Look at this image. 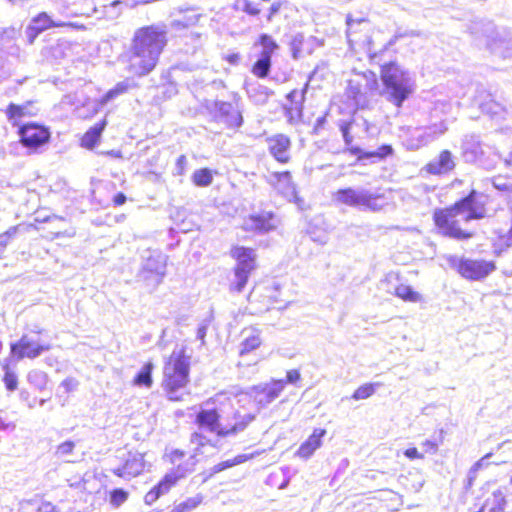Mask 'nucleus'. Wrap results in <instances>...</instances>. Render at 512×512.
<instances>
[{
	"label": "nucleus",
	"mask_w": 512,
	"mask_h": 512,
	"mask_svg": "<svg viewBox=\"0 0 512 512\" xmlns=\"http://www.w3.org/2000/svg\"><path fill=\"white\" fill-rule=\"evenodd\" d=\"M488 196L471 189L468 194L453 204L436 208L432 221L439 235L457 241H467L475 236V231L464 226L472 220H481L488 216Z\"/></svg>",
	"instance_id": "obj_1"
},
{
	"label": "nucleus",
	"mask_w": 512,
	"mask_h": 512,
	"mask_svg": "<svg viewBox=\"0 0 512 512\" xmlns=\"http://www.w3.org/2000/svg\"><path fill=\"white\" fill-rule=\"evenodd\" d=\"M167 44L165 25L150 24L137 28L123 56L126 69L138 77L148 75L157 67Z\"/></svg>",
	"instance_id": "obj_2"
},
{
	"label": "nucleus",
	"mask_w": 512,
	"mask_h": 512,
	"mask_svg": "<svg viewBox=\"0 0 512 512\" xmlns=\"http://www.w3.org/2000/svg\"><path fill=\"white\" fill-rule=\"evenodd\" d=\"M191 356L185 347L173 351L164 361L161 387L167 398L182 401L190 382Z\"/></svg>",
	"instance_id": "obj_3"
},
{
	"label": "nucleus",
	"mask_w": 512,
	"mask_h": 512,
	"mask_svg": "<svg viewBox=\"0 0 512 512\" xmlns=\"http://www.w3.org/2000/svg\"><path fill=\"white\" fill-rule=\"evenodd\" d=\"M252 415L236 411L224 418L216 408L199 410L194 419L195 425L202 430L215 434L218 438H226L242 432L253 420Z\"/></svg>",
	"instance_id": "obj_4"
},
{
	"label": "nucleus",
	"mask_w": 512,
	"mask_h": 512,
	"mask_svg": "<svg viewBox=\"0 0 512 512\" xmlns=\"http://www.w3.org/2000/svg\"><path fill=\"white\" fill-rule=\"evenodd\" d=\"M407 75L396 61L385 63L380 68V79L387 99L397 108H401L414 91L413 83Z\"/></svg>",
	"instance_id": "obj_5"
},
{
	"label": "nucleus",
	"mask_w": 512,
	"mask_h": 512,
	"mask_svg": "<svg viewBox=\"0 0 512 512\" xmlns=\"http://www.w3.org/2000/svg\"><path fill=\"white\" fill-rule=\"evenodd\" d=\"M18 141L29 154H36L46 148L52 138L51 129L38 122H26L18 125Z\"/></svg>",
	"instance_id": "obj_6"
},
{
	"label": "nucleus",
	"mask_w": 512,
	"mask_h": 512,
	"mask_svg": "<svg viewBox=\"0 0 512 512\" xmlns=\"http://www.w3.org/2000/svg\"><path fill=\"white\" fill-rule=\"evenodd\" d=\"M383 199L381 194H373L366 191H357L351 187L341 188L335 191L334 200L342 205L365 208L370 211H379L383 205L380 201Z\"/></svg>",
	"instance_id": "obj_7"
},
{
	"label": "nucleus",
	"mask_w": 512,
	"mask_h": 512,
	"mask_svg": "<svg viewBox=\"0 0 512 512\" xmlns=\"http://www.w3.org/2000/svg\"><path fill=\"white\" fill-rule=\"evenodd\" d=\"M59 27H68L80 31L86 30V26L84 24L74 22H56L47 12L42 11L37 13L31 19V23L26 27L25 33L27 42L29 44H33L42 32Z\"/></svg>",
	"instance_id": "obj_8"
},
{
	"label": "nucleus",
	"mask_w": 512,
	"mask_h": 512,
	"mask_svg": "<svg viewBox=\"0 0 512 512\" xmlns=\"http://www.w3.org/2000/svg\"><path fill=\"white\" fill-rule=\"evenodd\" d=\"M506 504V496L501 488L485 484L480 488V494L475 497L473 512H504Z\"/></svg>",
	"instance_id": "obj_9"
},
{
	"label": "nucleus",
	"mask_w": 512,
	"mask_h": 512,
	"mask_svg": "<svg viewBox=\"0 0 512 512\" xmlns=\"http://www.w3.org/2000/svg\"><path fill=\"white\" fill-rule=\"evenodd\" d=\"M494 260L462 258L456 265L457 272L465 279L479 281L496 270Z\"/></svg>",
	"instance_id": "obj_10"
},
{
	"label": "nucleus",
	"mask_w": 512,
	"mask_h": 512,
	"mask_svg": "<svg viewBox=\"0 0 512 512\" xmlns=\"http://www.w3.org/2000/svg\"><path fill=\"white\" fill-rule=\"evenodd\" d=\"M51 344L41 341L40 339L34 340L28 334H24L16 342L10 344L11 358L19 361L25 358L35 359L42 353L51 349Z\"/></svg>",
	"instance_id": "obj_11"
},
{
	"label": "nucleus",
	"mask_w": 512,
	"mask_h": 512,
	"mask_svg": "<svg viewBox=\"0 0 512 512\" xmlns=\"http://www.w3.org/2000/svg\"><path fill=\"white\" fill-rule=\"evenodd\" d=\"M278 216L272 210H259L243 218L241 228L245 232L266 233L276 229Z\"/></svg>",
	"instance_id": "obj_12"
},
{
	"label": "nucleus",
	"mask_w": 512,
	"mask_h": 512,
	"mask_svg": "<svg viewBox=\"0 0 512 512\" xmlns=\"http://www.w3.org/2000/svg\"><path fill=\"white\" fill-rule=\"evenodd\" d=\"M279 295V288L276 285L259 281L255 282L252 286L247 295V300L250 303L259 304L268 310L281 301Z\"/></svg>",
	"instance_id": "obj_13"
},
{
	"label": "nucleus",
	"mask_w": 512,
	"mask_h": 512,
	"mask_svg": "<svg viewBox=\"0 0 512 512\" xmlns=\"http://www.w3.org/2000/svg\"><path fill=\"white\" fill-rule=\"evenodd\" d=\"M145 454L129 451L123 463L112 470V473L123 479H131L139 476L145 470Z\"/></svg>",
	"instance_id": "obj_14"
},
{
	"label": "nucleus",
	"mask_w": 512,
	"mask_h": 512,
	"mask_svg": "<svg viewBox=\"0 0 512 512\" xmlns=\"http://www.w3.org/2000/svg\"><path fill=\"white\" fill-rule=\"evenodd\" d=\"M266 144L270 155L280 164H288L291 161V139L277 133L266 138Z\"/></svg>",
	"instance_id": "obj_15"
},
{
	"label": "nucleus",
	"mask_w": 512,
	"mask_h": 512,
	"mask_svg": "<svg viewBox=\"0 0 512 512\" xmlns=\"http://www.w3.org/2000/svg\"><path fill=\"white\" fill-rule=\"evenodd\" d=\"M307 88L308 83L302 89H292L286 95L287 103L284 105V111L288 121L291 123L302 116Z\"/></svg>",
	"instance_id": "obj_16"
},
{
	"label": "nucleus",
	"mask_w": 512,
	"mask_h": 512,
	"mask_svg": "<svg viewBox=\"0 0 512 512\" xmlns=\"http://www.w3.org/2000/svg\"><path fill=\"white\" fill-rule=\"evenodd\" d=\"M456 167L455 157L448 149L439 152L435 160L425 164L423 170L433 176H443L451 173Z\"/></svg>",
	"instance_id": "obj_17"
},
{
	"label": "nucleus",
	"mask_w": 512,
	"mask_h": 512,
	"mask_svg": "<svg viewBox=\"0 0 512 512\" xmlns=\"http://www.w3.org/2000/svg\"><path fill=\"white\" fill-rule=\"evenodd\" d=\"M183 474H176L172 471L166 473L161 480L154 485L144 496V502L147 505L154 504L161 496L167 494L180 480Z\"/></svg>",
	"instance_id": "obj_18"
},
{
	"label": "nucleus",
	"mask_w": 512,
	"mask_h": 512,
	"mask_svg": "<svg viewBox=\"0 0 512 512\" xmlns=\"http://www.w3.org/2000/svg\"><path fill=\"white\" fill-rule=\"evenodd\" d=\"M183 474H176L172 471L166 473L161 480L154 485L144 496V502L147 505L154 504L161 496L167 494L180 480Z\"/></svg>",
	"instance_id": "obj_19"
},
{
	"label": "nucleus",
	"mask_w": 512,
	"mask_h": 512,
	"mask_svg": "<svg viewBox=\"0 0 512 512\" xmlns=\"http://www.w3.org/2000/svg\"><path fill=\"white\" fill-rule=\"evenodd\" d=\"M183 474H176L172 471L166 473L161 480L154 485L144 496V502L147 505L154 504L161 496L167 494L180 480Z\"/></svg>",
	"instance_id": "obj_20"
},
{
	"label": "nucleus",
	"mask_w": 512,
	"mask_h": 512,
	"mask_svg": "<svg viewBox=\"0 0 512 512\" xmlns=\"http://www.w3.org/2000/svg\"><path fill=\"white\" fill-rule=\"evenodd\" d=\"M183 474H176L172 471L166 473L161 480L154 485L144 496V502L147 505L154 504L161 496L167 494L180 480Z\"/></svg>",
	"instance_id": "obj_21"
},
{
	"label": "nucleus",
	"mask_w": 512,
	"mask_h": 512,
	"mask_svg": "<svg viewBox=\"0 0 512 512\" xmlns=\"http://www.w3.org/2000/svg\"><path fill=\"white\" fill-rule=\"evenodd\" d=\"M183 474H176L172 471L166 473L161 480L154 485L144 496V502L147 505L154 504L161 496L167 494L180 480Z\"/></svg>",
	"instance_id": "obj_22"
},
{
	"label": "nucleus",
	"mask_w": 512,
	"mask_h": 512,
	"mask_svg": "<svg viewBox=\"0 0 512 512\" xmlns=\"http://www.w3.org/2000/svg\"><path fill=\"white\" fill-rule=\"evenodd\" d=\"M165 457L167 462L173 466L171 471L176 474L182 473L183 479L195 470V457L193 455H188L183 450L174 449Z\"/></svg>",
	"instance_id": "obj_23"
},
{
	"label": "nucleus",
	"mask_w": 512,
	"mask_h": 512,
	"mask_svg": "<svg viewBox=\"0 0 512 512\" xmlns=\"http://www.w3.org/2000/svg\"><path fill=\"white\" fill-rule=\"evenodd\" d=\"M39 113V108L34 100H28L24 103H9L5 109V115L9 122L13 125H20L23 118L36 117Z\"/></svg>",
	"instance_id": "obj_24"
},
{
	"label": "nucleus",
	"mask_w": 512,
	"mask_h": 512,
	"mask_svg": "<svg viewBox=\"0 0 512 512\" xmlns=\"http://www.w3.org/2000/svg\"><path fill=\"white\" fill-rule=\"evenodd\" d=\"M229 253L236 262L235 266H241L249 271L257 269V254L254 248L236 244L230 248Z\"/></svg>",
	"instance_id": "obj_25"
},
{
	"label": "nucleus",
	"mask_w": 512,
	"mask_h": 512,
	"mask_svg": "<svg viewBox=\"0 0 512 512\" xmlns=\"http://www.w3.org/2000/svg\"><path fill=\"white\" fill-rule=\"evenodd\" d=\"M240 335L239 356L248 355L260 348L263 344L261 330L255 326L243 328Z\"/></svg>",
	"instance_id": "obj_26"
},
{
	"label": "nucleus",
	"mask_w": 512,
	"mask_h": 512,
	"mask_svg": "<svg viewBox=\"0 0 512 512\" xmlns=\"http://www.w3.org/2000/svg\"><path fill=\"white\" fill-rule=\"evenodd\" d=\"M267 183L279 194L286 195L291 193L296 196V185L290 171H276L270 174L266 179Z\"/></svg>",
	"instance_id": "obj_27"
},
{
	"label": "nucleus",
	"mask_w": 512,
	"mask_h": 512,
	"mask_svg": "<svg viewBox=\"0 0 512 512\" xmlns=\"http://www.w3.org/2000/svg\"><path fill=\"white\" fill-rule=\"evenodd\" d=\"M346 25V35L349 42H358L369 35L370 21L366 17L354 18L351 14H348Z\"/></svg>",
	"instance_id": "obj_28"
},
{
	"label": "nucleus",
	"mask_w": 512,
	"mask_h": 512,
	"mask_svg": "<svg viewBox=\"0 0 512 512\" xmlns=\"http://www.w3.org/2000/svg\"><path fill=\"white\" fill-rule=\"evenodd\" d=\"M108 121L103 118L87 129L80 137L79 144L82 148L87 150L94 149L101 141L102 133L104 132Z\"/></svg>",
	"instance_id": "obj_29"
},
{
	"label": "nucleus",
	"mask_w": 512,
	"mask_h": 512,
	"mask_svg": "<svg viewBox=\"0 0 512 512\" xmlns=\"http://www.w3.org/2000/svg\"><path fill=\"white\" fill-rule=\"evenodd\" d=\"M326 435V430L316 428L312 434L299 446L297 456L307 459L321 446L322 438Z\"/></svg>",
	"instance_id": "obj_30"
},
{
	"label": "nucleus",
	"mask_w": 512,
	"mask_h": 512,
	"mask_svg": "<svg viewBox=\"0 0 512 512\" xmlns=\"http://www.w3.org/2000/svg\"><path fill=\"white\" fill-rule=\"evenodd\" d=\"M253 271L243 269L241 266L232 268V277L228 279L227 289L231 294H239L243 292L247 286Z\"/></svg>",
	"instance_id": "obj_31"
},
{
	"label": "nucleus",
	"mask_w": 512,
	"mask_h": 512,
	"mask_svg": "<svg viewBox=\"0 0 512 512\" xmlns=\"http://www.w3.org/2000/svg\"><path fill=\"white\" fill-rule=\"evenodd\" d=\"M349 154L355 156L358 160L364 159H372L376 158L378 160H383L388 156L393 154V148L390 144H383L378 147L376 151L365 152L359 147H349Z\"/></svg>",
	"instance_id": "obj_32"
},
{
	"label": "nucleus",
	"mask_w": 512,
	"mask_h": 512,
	"mask_svg": "<svg viewBox=\"0 0 512 512\" xmlns=\"http://www.w3.org/2000/svg\"><path fill=\"white\" fill-rule=\"evenodd\" d=\"M219 121L227 128L235 129L242 125L243 118L237 109L227 104L220 109Z\"/></svg>",
	"instance_id": "obj_33"
},
{
	"label": "nucleus",
	"mask_w": 512,
	"mask_h": 512,
	"mask_svg": "<svg viewBox=\"0 0 512 512\" xmlns=\"http://www.w3.org/2000/svg\"><path fill=\"white\" fill-rule=\"evenodd\" d=\"M154 365L152 362H146L140 371L133 377L132 384L134 386L150 388L153 385L152 372Z\"/></svg>",
	"instance_id": "obj_34"
},
{
	"label": "nucleus",
	"mask_w": 512,
	"mask_h": 512,
	"mask_svg": "<svg viewBox=\"0 0 512 512\" xmlns=\"http://www.w3.org/2000/svg\"><path fill=\"white\" fill-rule=\"evenodd\" d=\"M271 63V56L261 54V57L252 64L251 73L259 79H264L269 75Z\"/></svg>",
	"instance_id": "obj_35"
},
{
	"label": "nucleus",
	"mask_w": 512,
	"mask_h": 512,
	"mask_svg": "<svg viewBox=\"0 0 512 512\" xmlns=\"http://www.w3.org/2000/svg\"><path fill=\"white\" fill-rule=\"evenodd\" d=\"M286 381L283 379H273L265 387L262 392L264 393L265 401L272 402L275 400L284 390Z\"/></svg>",
	"instance_id": "obj_36"
},
{
	"label": "nucleus",
	"mask_w": 512,
	"mask_h": 512,
	"mask_svg": "<svg viewBox=\"0 0 512 512\" xmlns=\"http://www.w3.org/2000/svg\"><path fill=\"white\" fill-rule=\"evenodd\" d=\"M203 500L204 496L202 494L188 497L180 503L174 505L168 512H191L198 508L203 503Z\"/></svg>",
	"instance_id": "obj_37"
},
{
	"label": "nucleus",
	"mask_w": 512,
	"mask_h": 512,
	"mask_svg": "<svg viewBox=\"0 0 512 512\" xmlns=\"http://www.w3.org/2000/svg\"><path fill=\"white\" fill-rule=\"evenodd\" d=\"M215 171L205 167L193 172L191 180L197 187H207L213 182Z\"/></svg>",
	"instance_id": "obj_38"
},
{
	"label": "nucleus",
	"mask_w": 512,
	"mask_h": 512,
	"mask_svg": "<svg viewBox=\"0 0 512 512\" xmlns=\"http://www.w3.org/2000/svg\"><path fill=\"white\" fill-rule=\"evenodd\" d=\"M394 294L405 302L415 303L422 300L421 294L415 291L412 286L406 284L397 285Z\"/></svg>",
	"instance_id": "obj_39"
},
{
	"label": "nucleus",
	"mask_w": 512,
	"mask_h": 512,
	"mask_svg": "<svg viewBox=\"0 0 512 512\" xmlns=\"http://www.w3.org/2000/svg\"><path fill=\"white\" fill-rule=\"evenodd\" d=\"M0 366L4 370L2 378L4 385L8 391H15L18 388V379L16 374L11 369L10 359L0 361Z\"/></svg>",
	"instance_id": "obj_40"
},
{
	"label": "nucleus",
	"mask_w": 512,
	"mask_h": 512,
	"mask_svg": "<svg viewBox=\"0 0 512 512\" xmlns=\"http://www.w3.org/2000/svg\"><path fill=\"white\" fill-rule=\"evenodd\" d=\"M250 458H251L250 456H247L245 454H240V455L235 456L232 459L221 461L211 468V474H217L226 469H229L236 465L242 464V463L246 462L247 460H249Z\"/></svg>",
	"instance_id": "obj_41"
},
{
	"label": "nucleus",
	"mask_w": 512,
	"mask_h": 512,
	"mask_svg": "<svg viewBox=\"0 0 512 512\" xmlns=\"http://www.w3.org/2000/svg\"><path fill=\"white\" fill-rule=\"evenodd\" d=\"M379 383H365L360 385L352 394V399L354 400H365L371 397L375 391L376 388L379 387Z\"/></svg>",
	"instance_id": "obj_42"
},
{
	"label": "nucleus",
	"mask_w": 512,
	"mask_h": 512,
	"mask_svg": "<svg viewBox=\"0 0 512 512\" xmlns=\"http://www.w3.org/2000/svg\"><path fill=\"white\" fill-rule=\"evenodd\" d=\"M491 456V453H488L486 455H484L483 457H481L472 467L471 469L469 470V475H468V480H467V483H466V488L467 489H470L476 478H477V472L484 468V467H487L489 465L487 459Z\"/></svg>",
	"instance_id": "obj_43"
},
{
	"label": "nucleus",
	"mask_w": 512,
	"mask_h": 512,
	"mask_svg": "<svg viewBox=\"0 0 512 512\" xmlns=\"http://www.w3.org/2000/svg\"><path fill=\"white\" fill-rule=\"evenodd\" d=\"M130 85L127 82H118L113 88L109 89L101 98V103L105 104L117 96L127 93Z\"/></svg>",
	"instance_id": "obj_44"
},
{
	"label": "nucleus",
	"mask_w": 512,
	"mask_h": 512,
	"mask_svg": "<svg viewBox=\"0 0 512 512\" xmlns=\"http://www.w3.org/2000/svg\"><path fill=\"white\" fill-rule=\"evenodd\" d=\"M129 498V492L123 488H115L109 492V502L113 507H119Z\"/></svg>",
	"instance_id": "obj_45"
},
{
	"label": "nucleus",
	"mask_w": 512,
	"mask_h": 512,
	"mask_svg": "<svg viewBox=\"0 0 512 512\" xmlns=\"http://www.w3.org/2000/svg\"><path fill=\"white\" fill-rule=\"evenodd\" d=\"M492 185L499 191L512 192V178L498 174L492 177Z\"/></svg>",
	"instance_id": "obj_46"
},
{
	"label": "nucleus",
	"mask_w": 512,
	"mask_h": 512,
	"mask_svg": "<svg viewBox=\"0 0 512 512\" xmlns=\"http://www.w3.org/2000/svg\"><path fill=\"white\" fill-rule=\"evenodd\" d=\"M257 43L263 47V51L261 54L269 55L272 57L273 52L278 48L276 42L272 39L270 35L261 34L257 40Z\"/></svg>",
	"instance_id": "obj_47"
},
{
	"label": "nucleus",
	"mask_w": 512,
	"mask_h": 512,
	"mask_svg": "<svg viewBox=\"0 0 512 512\" xmlns=\"http://www.w3.org/2000/svg\"><path fill=\"white\" fill-rule=\"evenodd\" d=\"M352 125H353V121L352 120H348V121H343L340 123L339 125V129L342 133V136H343V139H344V143L347 147V149L349 147H354L352 145L353 143V137L351 135V128H352Z\"/></svg>",
	"instance_id": "obj_48"
},
{
	"label": "nucleus",
	"mask_w": 512,
	"mask_h": 512,
	"mask_svg": "<svg viewBox=\"0 0 512 512\" xmlns=\"http://www.w3.org/2000/svg\"><path fill=\"white\" fill-rule=\"evenodd\" d=\"M18 227L14 226L9 228L4 233L0 234V259L3 257V253L8 245V242L17 233Z\"/></svg>",
	"instance_id": "obj_49"
},
{
	"label": "nucleus",
	"mask_w": 512,
	"mask_h": 512,
	"mask_svg": "<svg viewBox=\"0 0 512 512\" xmlns=\"http://www.w3.org/2000/svg\"><path fill=\"white\" fill-rule=\"evenodd\" d=\"M190 440L198 448H203L207 445L213 446L212 441L208 439L202 432H193L191 434Z\"/></svg>",
	"instance_id": "obj_50"
},
{
	"label": "nucleus",
	"mask_w": 512,
	"mask_h": 512,
	"mask_svg": "<svg viewBox=\"0 0 512 512\" xmlns=\"http://www.w3.org/2000/svg\"><path fill=\"white\" fill-rule=\"evenodd\" d=\"M74 448L75 443L73 441H64L56 447L55 454L60 457L67 456L73 452Z\"/></svg>",
	"instance_id": "obj_51"
},
{
	"label": "nucleus",
	"mask_w": 512,
	"mask_h": 512,
	"mask_svg": "<svg viewBox=\"0 0 512 512\" xmlns=\"http://www.w3.org/2000/svg\"><path fill=\"white\" fill-rule=\"evenodd\" d=\"M243 11L251 16H257L261 13V9L258 5L250 0L243 1Z\"/></svg>",
	"instance_id": "obj_52"
},
{
	"label": "nucleus",
	"mask_w": 512,
	"mask_h": 512,
	"mask_svg": "<svg viewBox=\"0 0 512 512\" xmlns=\"http://www.w3.org/2000/svg\"><path fill=\"white\" fill-rule=\"evenodd\" d=\"M283 380L286 381V384L289 383V384L296 385L297 383H299L301 381L300 370H298V369L288 370L286 372V378Z\"/></svg>",
	"instance_id": "obj_53"
},
{
	"label": "nucleus",
	"mask_w": 512,
	"mask_h": 512,
	"mask_svg": "<svg viewBox=\"0 0 512 512\" xmlns=\"http://www.w3.org/2000/svg\"><path fill=\"white\" fill-rule=\"evenodd\" d=\"M441 442H442V439H440V441L425 440L422 443V446L424 447L426 453L435 454V453H437L439 444Z\"/></svg>",
	"instance_id": "obj_54"
},
{
	"label": "nucleus",
	"mask_w": 512,
	"mask_h": 512,
	"mask_svg": "<svg viewBox=\"0 0 512 512\" xmlns=\"http://www.w3.org/2000/svg\"><path fill=\"white\" fill-rule=\"evenodd\" d=\"M404 455L410 460L423 459L424 455L416 447H409L404 450Z\"/></svg>",
	"instance_id": "obj_55"
},
{
	"label": "nucleus",
	"mask_w": 512,
	"mask_h": 512,
	"mask_svg": "<svg viewBox=\"0 0 512 512\" xmlns=\"http://www.w3.org/2000/svg\"><path fill=\"white\" fill-rule=\"evenodd\" d=\"M36 512H59L55 505L50 502H43L38 507Z\"/></svg>",
	"instance_id": "obj_56"
},
{
	"label": "nucleus",
	"mask_w": 512,
	"mask_h": 512,
	"mask_svg": "<svg viewBox=\"0 0 512 512\" xmlns=\"http://www.w3.org/2000/svg\"><path fill=\"white\" fill-rule=\"evenodd\" d=\"M127 201V197L123 192H118L113 198L112 203L115 207L122 206Z\"/></svg>",
	"instance_id": "obj_57"
},
{
	"label": "nucleus",
	"mask_w": 512,
	"mask_h": 512,
	"mask_svg": "<svg viewBox=\"0 0 512 512\" xmlns=\"http://www.w3.org/2000/svg\"><path fill=\"white\" fill-rule=\"evenodd\" d=\"M228 63L232 65H236L239 63L241 59V55L239 53H231L225 56L224 58Z\"/></svg>",
	"instance_id": "obj_58"
},
{
	"label": "nucleus",
	"mask_w": 512,
	"mask_h": 512,
	"mask_svg": "<svg viewBox=\"0 0 512 512\" xmlns=\"http://www.w3.org/2000/svg\"><path fill=\"white\" fill-rule=\"evenodd\" d=\"M279 9H280V4L279 3L272 4V6L269 9V13L267 15V19L271 20L272 17L274 16V14H276L279 11Z\"/></svg>",
	"instance_id": "obj_59"
},
{
	"label": "nucleus",
	"mask_w": 512,
	"mask_h": 512,
	"mask_svg": "<svg viewBox=\"0 0 512 512\" xmlns=\"http://www.w3.org/2000/svg\"><path fill=\"white\" fill-rule=\"evenodd\" d=\"M177 165L180 168V173H183V170H184L185 165H186V156L185 155H180L177 158Z\"/></svg>",
	"instance_id": "obj_60"
},
{
	"label": "nucleus",
	"mask_w": 512,
	"mask_h": 512,
	"mask_svg": "<svg viewBox=\"0 0 512 512\" xmlns=\"http://www.w3.org/2000/svg\"><path fill=\"white\" fill-rule=\"evenodd\" d=\"M62 386L65 387L67 392H71L75 387V383L70 379H66L62 382Z\"/></svg>",
	"instance_id": "obj_61"
},
{
	"label": "nucleus",
	"mask_w": 512,
	"mask_h": 512,
	"mask_svg": "<svg viewBox=\"0 0 512 512\" xmlns=\"http://www.w3.org/2000/svg\"><path fill=\"white\" fill-rule=\"evenodd\" d=\"M105 154L113 157H121L120 152L107 151Z\"/></svg>",
	"instance_id": "obj_62"
},
{
	"label": "nucleus",
	"mask_w": 512,
	"mask_h": 512,
	"mask_svg": "<svg viewBox=\"0 0 512 512\" xmlns=\"http://www.w3.org/2000/svg\"><path fill=\"white\" fill-rule=\"evenodd\" d=\"M33 333H34V334H36V335H39V336H40L41 334H43V333H44V329L39 328V329H37V330L33 331Z\"/></svg>",
	"instance_id": "obj_63"
},
{
	"label": "nucleus",
	"mask_w": 512,
	"mask_h": 512,
	"mask_svg": "<svg viewBox=\"0 0 512 512\" xmlns=\"http://www.w3.org/2000/svg\"><path fill=\"white\" fill-rule=\"evenodd\" d=\"M175 26H177V27H185V25H183V24H182L181 22H179V21H177V22L175 23Z\"/></svg>",
	"instance_id": "obj_64"
}]
</instances>
